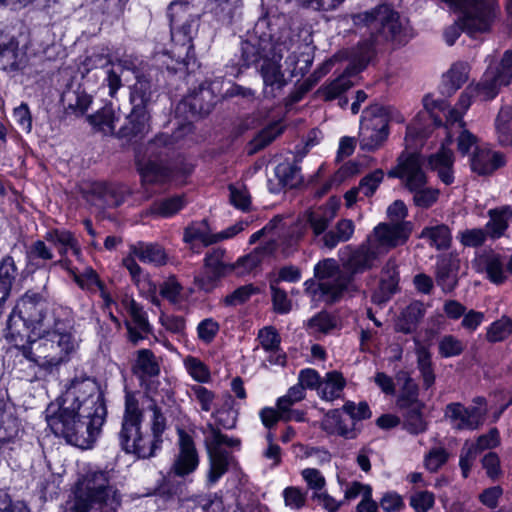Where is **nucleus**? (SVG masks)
Masks as SVG:
<instances>
[{
  "label": "nucleus",
  "instance_id": "obj_1",
  "mask_svg": "<svg viewBox=\"0 0 512 512\" xmlns=\"http://www.w3.org/2000/svg\"><path fill=\"white\" fill-rule=\"evenodd\" d=\"M57 410L48 407L46 421L56 436L81 449L96 442L105 422L104 395L90 377H75L60 397Z\"/></svg>",
  "mask_w": 512,
  "mask_h": 512
},
{
  "label": "nucleus",
  "instance_id": "obj_2",
  "mask_svg": "<svg viewBox=\"0 0 512 512\" xmlns=\"http://www.w3.org/2000/svg\"><path fill=\"white\" fill-rule=\"evenodd\" d=\"M351 20L360 40L351 47L349 58L358 72L372 63L378 54L401 42L404 28L400 15L388 4L354 13Z\"/></svg>",
  "mask_w": 512,
  "mask_h": 512
},
{
  "label": "nucleus",
  "instance_id": "obj_3",
  "mask_svg": "<svg viewBox=\"0 0 512 512\" xmlns=\"http://www.w3.org/2000/svg\"><path fill=\"white\" fill-rule=\"evenodd\" d=\"M273 28L269 25L267 18H260L254 27L252 34L241 42L240 65L248 68L259 66V73L262 77L266 98L277 97L287 85L282 72V53L274 45Z\"/></svg>",
  "mask_w": 512,
  "mask_h": 512
},
{
  "label": "nucleus",
  "instance_id": "obj_4",
  "mask_svg": "<svg viewBox=\"0 0 512 512\" xmlns=\"http://www.w3.org/2000/svg\"><path fill=\"white\" fill-rule=\"evenodd\" d=\"M148 409L152 411L150 433L142 431L143 411L132 392L125 394V409L119 432V443L126 453L148 459L156 454L163 443L162 435L166 429V418L154 400H150Z\"/></svg>",
  "mask_w": 512,
  "mask_h": 512
},
{
  "label": "nucleus",
  "instance_id": "obj_5",
  "mask_svg": "<svg viewBox=\"0 0 512 512\" xmlns=\"http://www.w3.org/2000/svg\"><path fill=\"white\" fill-rule=\"evenodd\" d=\"M410 236V224L399 223L389 226L385 223L378 224L373 233L358 247L346 246L341 252V261L346 271L344 274L351 276V283L355 274L362 273L374 267L378 257L389 249L404 244Z\"/></svg>",
  "mask_w": 512,
  "mask_h": 512
},
{
  "label": "nucleus",
  "instance_id": "obj_6",
  "mask_svg": "<svg viewBox=\"0 0 512 512\" xmlns=\"http://www.w3.org/2000/svg\"><path fill=\"white\" fill-rule=\"evenodd\" d=\"M43 292L28 290L16 303L7 321L6 338L16 342L30 338V333L42 334L52 327L63 325L51 312Z\"/></svg>",
  "mask_w": 512,
  "mask_h": 512
},
{
  "label": "nucleus",
  "instance_id": "obj_7",
  "mask_svg": "<svg viewBox=\"0 0 512 512\" xmlns=\"http://www.w3.org/2000/svg\"><path fill=\"white\" fill-rule=\"evenodd\" d=\"M110 480V471L88 469L75 485L68 512H116L121 505V495Z\"/></svg>",
  "mask_w": 512,
  "mask_h": 512
},
{
  "label": "nucleus",
  "instance_id": "obj_8",
  "mask_svg": "<svg viewBox=\"0 0 512 512\" xmlns=\"http://www.w3.org/2000/svg\"><path fill=\"white\" fill-rule=\"evenodd\" d=\"M177 129L171 134L159 133L146 145L143 155L136 154L137 170L143 184H160L172 177V171L164 164L174 145L184 136L193 132L189 122H178Z\"/></svg>",
  "mask_w": 512,
  "mask_h": 512
},
{
  "label": "nucleus",
  "instance_id": "obj_9",
  "mask_svg": "<svg viewBox=\"0 0 512 512\" xmlns=\"http://www.w3.org/2000/svg\"><path fill=\"white\" fill-rule=\"evenodd\" d=\"M203 0H174L167 10L172 41L178 49V57L184 65L194 58L192 43L200 26Z\"/></svg>",
  "mask_w": 512,
  "mask_h": 512
},
{
  "label": "nucleus",
  "instance_id": "obj_10",
  "mask_svg": "<svg viewBox=\"0 0 512 512\" xmlns=\"http://www.w3.org/2000/svg\"><path fill=\"white\" fill-rule=\"evenodd\" d=\"M337 211L338 205L329 200L321 206L306 210L303 215L305 226L312 233V241L320 248L332 250L339 243L349 241L354 234L355 225L350 219H341L329 229Z\"/></svg>",
  "mask_w": 512,
  "mask_h": 512
},
{
  "label": "nucleus",
  "instance_id": "obj_11",
  "mask_svg": "<svg viewBox=\"0 0 512 512\" xmlns=\"http://www.w3.org/2000/svg\"><path fill=\"white\" fill-rule=\"evenodd\" d=\"M314 276L316 281L309 279L304 283L305 291L328 304L337 302L351 285V276L344 274L332 258L318 262Z\"/></svg>",
  "mask_w": 512,
  "mask_h": 512
},
{
  "label": "nucleus",
  "instance_id": "obj_12",
  "mask_svg": "<svg viewBox=\"0 0 512 512\" xmlns=\"http://www.w3.org/2000/svg\"><path fill=\"white\" fill-rule=\"evenodd\" d=\"M38 340H28L29 349L26 353L32 354L45 367L49 373L64 361L74 349L71 334L62 331L60 326L52 327L47 332L37 334Z\"/></svg>",
  "mask_w": 512,
  "mask_h": 512
},
{
  "label": "nucleus",
  "instance_id": "obj_13",
  "mask_svg": "<svg viewBox=\"0 0 512 512\" xmlns=\"http://www.w3.org/2000/svg\"><path fill=\"white\" fill-rule=\"evenodd\" d=\"M274 45L277 46L282 57L287 53L285 59L286 69L291 77H303L310 69L314 59L315 47L311 40H301L300 35L290 28H282L277 31L273 29Z\"/></svg>",
  "mask_w": 512,
  "mask_h": 512
},
{
  "label": "nucleus",
  "instance_id": "obj_14",
  "mask_svg": "<svg viewBox=\"0 0 512 512\" xmlns=\"http://www.w3.org/2000/svg\"><path fill=\"white\" fill-rule=\"evenodd\" d=\"M391 109L390 106L373 104L363 111L358 136L361 150L375 151L387 140Z\"/></svg>",
  "mask_w": 512,
  "mask_h": 512
},
{
  "label": "nucleus",
  "instance_id": "obj_15",
  "mask_svg": "<svg viewBox=\"0 0 512 512\" xmlns=\"http://www.w3.org/2000/svg\"><path fill=\"white\" fill-rule=\"evenodd\" d=\"M220 81H205L198 89L185 96L176 106L175 115L189 122L197 117L208 115L221 96Z\"/></svg>",
  "mask_w": 512,
  "mask_h": 512
},
{
  "label": "nucleus",
  "instance_id": "obj_16",
  "mask_svg": "<svg viewBox=\"0 0 512 512\" xmlns=\"http://www.w3.org/2000/svg\"><path fill=\"white\" fill-rule=\"evenodd\" d=\"M88 70L98 69L100 76L103 77V83L109 88V95L114 97L122 86L121 76L125 71H130L137 79V73H143L131 58L119 59L116 63L112 62L108 56L95 54L86 59Z\"/></svg>",
  "mask_w": 512,
  "mask_h": 512
},
{
  "label": "nucleus",
  "instance_id": "obj_17",
  "mask_svg": "<svg viewBox=\"0 0 512 512\" xmlns=\"http://www.w3.org/2000/svg\"><path fill=\"white\" fill-rule=\"evenodd\" d=\"M86 199L98 207H117L124 203L128 189L120 184L94 182L86 190Z\"/></svg>",
  "mask_w": 512,
  "mask_h": 512
},
{
  "label": "nucleus",
  "instance_id": "obj_18",
  "mask_svg": "<svg viewBox=\"0 0 512 512\" xmlns=\"http://www.w3.org/2000/svg\"><path fill=\"white\" fill-rule=\"evenodd\" d=\"M135 80V83L129 87L131 107L150 111L151 106L158 98V85L147 73H137Z\"/></svg>",
  "mask_w": 512,
  "mask_h": 512
},
{
  "label": "nucleus",
  "instance_id": "obj_19",
  "mask_svg": "<svg viewBox=\"0 0 512 512\" xmlns=\"http://www.w3.org/2000/svg\"><path fill=\"white\" fill-rule=\"evenodd\" d=\"M122 304L131 317V321L126 322L129 340L136 345L151 332L152 327L148 322L147 315L143 310V307L133 298L125 296L122 299Z\"/></svg>",
  "mask_w": 512,
  "mask_h": 512
},
{
  "label": "nucleus",
  "instance_id": "obj_20",
  "mask_svg": "<svg viewBox=\"0 0 512 512\" xmlns=\"http://www.w3.org/2000/svg\"><path fill=\"white\" fill-rule=\"evenodd\" d=\"M178 436L180 451L173 464V471L177 476L184 477L196 470L199 458L193 438L184 430H179Z\"/></svg>",
  "mask_w": 512,
  "mask_h": 512
},
{
  "label": "nucleus",
  "instance_id": "obj_21",
  "mask_svg": "<svg viewBox=\"0 0 512 512\" xmlns=\"http://www.w3.org/2000/svg\"><path fill=\"white\" fill-rule=\"evenodd\" d=\"M17 342L18 340L15 342L17 362L14 369L20 379L33 382L50 374L36 357L26 353V350L29 349L27 345H18Z\"/></svg>",
  "mask_w": 512,
  "mask_h": 512
},
{
  "label": "nucleus",
  "instance_id": "obj_22",
  "mask_svg": "<svg viewBox=\"0 0 512 512\" xmlns=\"http://www.w3.org/2000/svg\"><path fill=\"white\" fill-rule=\"evenodd\" d=\"M26 63V52L19 47L15 38L0 39V71L15 73L23 70Z\"/></svg>",
  "mask_w": 512,
  "mask_h": 512
},
{
  "label": "nucleus",
  "instance_id": "obj_23",
  "mask_svg": "<svg viewBox=\"0 0 512 512\" xmlns=\"http://www.w3.org/2000/svg\"><path fill=\"white\" fill-rule=\"evenodd\" d=\"M453 142L452 136L448 133L445 141L442 143L441 148L428 157V166L431 170L437 171L440 180L450 185L454 181L453 176V163L454 156L451 149L447 146Z\"/></svg>",
  "mask_w": 512,
  "mask_h": 512
},
{
  "label": "nucleus",
  "instance_id": "obj_24",
  "mask_svg": "<svg viewBox=\"0 0 512 512\" xmlns=\"http://www.w3.org/2000/svg\"><path fill=\"white\" fill-rule=\"evenodd\" d=\"M484 412L478 407H464L461 403H450L446 406V415L458 421V430H476L484 422Z\"/></svg>",
  "mask_w": 512,
  "mask_h": 512
},
{
  "label": "nucleus",
  "instance_id": "obj_25",
  "mask_svg": "<svg viewBox=\"0 0 512 512\" xmlns=\"http://www.w3.org/2000/svg\"><path fill=\"white\" fill-rule=\"evenodd\" d=\"M150 111L131 107L130 113L126 116L123 124L116 132L118 138L131 140L143 136L149 131Z\"/></svg>",
  "mask_w": 512,
  "mask_h": 512
},
{
  "label": "nucleus",
  "instance_id": "obj_26",
  "mask_svg": "<svg viewBox=\"0 0 512 512\" xmlns=\"http://www.w3.org/2000/svg\"><path fill=\"white\" fill-rule=\"evenodd\" d=\"M505 164L504 155L487 147H476L470 158V166L478 175H490Z\"/></svg>",
  "mask_w": 512,
  "mask_h": 512
},
{
  "label": "nucleus",
  "instance_id": "obj_27",
  "mask_svg": "<svg viewBox=\"0 0 512 512\" xmlns=\"http://www.w3.org/2000/svg\"><path fill=\"white\" fill-rule=\"evenodd\" d=\"M459 260L453 256H445L437 263L436 283L445 293L452 292L458 284Z\"/></svg>",
  "mask_w": 512,
  "mask_h": 512
},
{
  "label": "nucleus",
  "instance_id": "obj_28",
  "mask_svg": "<svg viewBox=\"0 0 512 512\" xmlns=\"http://www.w3.org/2000/svg\"><path fill=\"white\" fill-rule=\"evenodd\" d=\"M409 192H414L427 184V176L422 168L420 156L415 153L406 156V172L403 181Z\"/></svg>",
  "mask_w": 512,
  "mask_h": 512
},
{
  "label": "nucleus",
  "instance_id": "obj_29",
  "mask_svg": "<svg viewBox=\"0 0 512 512\" xmlns=\"http://www.w3.org/2000/svg\"><path fill=\"white\" fill-rule=\"evenodd\" d=\"M133 374L144 385L146 380L159 375L160 367L154 353L149 349H140L132 367Z\"/></svg>",
  "mask_w": 512,
  "mask_h": 512
},
{
  "label": "nucleus",
  "instance_id": "obj_30",
  "mask_svg": "<svg viewBox=\"0 0 512 512\" xmlns=\"http://www.w3.org/2000/svg\"><path fill=\"white\" fill-rule=\"evenodd\" d=\"M130 250L131 254L143 263L155 266L166 264L167 255L159 244L139 241L132 245Z\"/></svg>",
  "mask_w": 512,
  "mask_h": 512
},
{
  "label": "nucleus",
  "instance_id": "obj_31",
  "mask_svg": "<svg viewBox=\"0 0 512 512\" xmlns=\"http://www.w3.org/2000/svg\"><path fill=\"white\" fill-rule=\"evenodd\" d=\"M425 315L424 304L420 301L410 303L396 322V330L404 334L413 333Z\"/></svg>",
  "mask_w": 512,
  "mask_h": 512
},
{
  "label": "nucleus",
  "instance_id": "obj_32",
  "mask_svg": "<svg viewBox=\"0 0 512 512\" xmlns=\"http://www.w3.org/2000/svg\"><path fill=\"white\" fill-rule=\"evenodd\" d=\"M468 80V65L458 62L452 65L444 75L440 92L443 96L450 97Z\"/></svg>",
  "mask_w": 512,
  "mask_h": 512
},
{
  "label": "nucleus",
  "instance_id": "obj_33",
  "mask_svg": "<svg viewBox=\"0 0 512 512\" xmlns=\"http://www.w3.org/2000/svg\"><path fill=\"white\" fill-rule=\"evenodd\" d=\"M63 105L76 114H84L91 102L92 97L80 85L77 87L69 86L61 95Z\"/></svg>",
  "mask_w": 512,
  "mask_h": 512
},
{
  "label": "nucleus",
  "instance_id": "obj_34",
  "mask_svg": "<svg viewBox=\"0 0 512 512\" xmlns=\"http://www.w3.org/2000/svg\"><path fill=\"white\" fill-rule=\"evenodd\" d=\"M205 447L210 463L207 482L209 485H213L227 472L229 453L224 449H215L210 446Z\"/></svg>",
  "mask_w": 512,
  "mask_h": 512
},
{
  "label": "nucleus",
  "instance_id": "obj_35",
  "mask_svg": "<svg viewBox=\"0 0 512 512\" xmlns=\"http://www.w3.org/2000/svg\"><path fill=\"white\" fill-rule=\"evenodd\" d=\"M502 75L495 69L487 70L481 81L473 88L478 96L483 100L493 99L499 91L501 86L510 84V82L502 81Z\"/></svg>",
  "mask_w": 512,
  "mask_h": 512
},
{
  "label": "nucleus",
  "instance_id": "obj_36",
  "mask_svg": "<svg viewBox=\"0 0 512 512\" xmlns=\"http://www.w3.org/2000/svg\"><path fill=\"white\" fill-rule=\"evenodd\" d=\"M420 238L426 239L429 245L437 250L448 249L452 240L451 231L445 224L425 227L421 231Z\"/></svg>",
  "mask_w": 512,
  "mask_h": 512
},
{
  "label": "nucleus",
  "instance_id": "obj_37",
  "mask_svg": "<svg viewBox=\"0 0 512 512\" xmlns=\"http://www.w3.org/2000/svg\"><path fill=\"white\" fill-rule=\"evenodd\" d=\"M387 275L382 277L379 287L372 295V302L377 305H383L397 292L399 277L395 270L387 271Z\"/></svg>",
  "mask_w": 512,
  "mask_h": 512
},
{
  "label": "nucleus",
  "instance_id": "obj_38",
  "mask_svg": "<svg viewBox=\"0 0 512 512\" xmlns=\"http://www.w3.org/2000/svg\"><path fill=\"white\" fill-rule=\"evenodd\" d=\"M399 379H404L402 392L397 399L399 409L424 407V404L418 399V387L412 378L406 372H402L399 375Z\"/></svg>",
  "mask_w": 512,
  "mask_h": 512
},
{
  "label": "nucleus",
  "instance_id": "obj_39",
  "mask_svg": "<svg viewBox=\"0 0 512 512\" xmlns=\"http://www.w3.org/2000/svg\"><path fill=\"white\" fill-rule=\"evenodd\" d=\"M186 205L184 196L176 195L155 201L150 207V213L161 217H171Z\"/></svg>",
  "mask_w": 512,
  "mask_h": 512
},
{
  "label": "nucleus",
  "instance_id": "obj_40",
  "mask_svg": "<svg viewBox=\"0 0 512 512\" xmlns=\"http://www.w3.org/2000/svg\"><path fill=\"white\" fill-rule=\"evenodd\" d=\"M45 239L57 246L62 255L66 254L68 249H71L75 255L80 254L77 240L73 234L67 230L55 229L49 231Z\"/></svg>",
  "mask_w": 512,
  "mask_h": 512
},
{
  "label": "nucleus",
  "instance_id": "obj_41",
  "mask_svg": "<svg viewBox=\"0 0 512 512\" xmlns=\"http://www.w3.org/2000/svg\"><path fill=\"white\" fill-rule=\"evenodd\" d=\"M195 240L201 241L204 246L216 243V233H212L206 219L185 229L184 241L192 243Z\"/></svg>",
  "mask_w": 512,
  "mask_h": 512
},
{
  "label": "nucleus",
  "instance_id": "obj_42",
  "mask_svg": "<svg viewBox=\"0 0 512 512\" xmlns=\"http://www.w3.org/2000/svg\"><path fill=\"white\" fill-rule=\"evenodd\" d=\"M490 221L487 227L491 230L492 237L499 238L508 227V221L512 218V207L503 206L498 209H491L488 212Z\"/></svg>",
  "mask_w": 512,
  "mask_h": 512
},
{
  "label": "nucleus",
  "instance_id": "obj_43",
  "mask_svg": "<svg viewBox=\"0 0 512 512\" xmlns=\"http://www.w3.org/2000/svg\"><path fill=\"white\" fill-rule=\"evenodd\" d=\"M344 385L345 380L342 374L338 371H331L326 374L324 380H321L318 390L321 393L322 398L326 400H333L339 397Z\"/></svg>",
  "mask_w": 512,
  "mask_h": 512
},
{
  "label": "nucleus",
  "instance_id": "obj_44",
  "mask_svg": "<svg viewBox=\"0 0 512 512\" xmlns=\"http://www.w3.org/2000/svg\"><path fill=\"white\" fill-rule=\"evenodd\" d=\"M496 131L501 145H512V106L503 107L496 119Z\"/></svg>",
  "mask_w": 512,
  "mask_h": 512
},
{
  "label": "nucleus",
  "instance_id": "obj_45",
  "mask_svg": "<svg viewBox=\"0 0 512 512\" xmlns=\"http://www.w3.org/2000/svg\"><path fill=\"white\" fill-rule=\"evenodd\" d=\"M202 433L205 436V446H210L215 449H222V445L229 447L240 446V440L237 438H230L225 434H222L219 428H216L213 424L208 423L206 427L202 428Z\"/></svg>",
  "mask_w": 512,
  "mask_h": 512
},
{
  "label": "nucleus",
  "instance_id": "obj_46",
  "mask_svg": "<svg viewBox=\"0 0 512 512\" xmlns=\"http://www.w3.org/2000/svg\"><path fill=\"white\" fill-rule=\"evenodd\" d=\"M275 175L283 187L294 188L301 182L300 168L289 162L277 165Z\"/></svg>",
  "mask_w": 512,
  "mask_h": 512
},
{
  "label": "nucleus",
  "instance_id": "obj_47",
  "mask_svg": "<svg viewBox=\"0 0 512 512\" xmlns=\"http://www.w3.org/2000/svg\"><path fill=\"white\" fill-rule=\"evenodd\" d=\"M90 123L105 135L116 134L115 116L111 107H104L89 117Z\"/></svg>",
  "mask_w": 512,
  "mask_h": 512
},
{
  "label": "nucleus",
  "instance_id": "obj_48",
  "mask_svg": "<svg viewBox=\"0 0 512 512\" xmlns=\"http://www.w3.org/2000/svg\"><path fill=\"white\" fill-rule=\"evenodd\" d=\"M424 407H409L401 409L404 417V427L411 434H419L426 430V422L423 419Z\"/></svg>",
  "mask_w": 512,
  "mask_h": 512
},
{
  "label": "nucleus",
  "instance_id": "obj_49",
  "mask_svg": "<svg viewBox=\"0 0 512 512\" xmlns=\"http://www.w3.org/2000/svg\"><path fill=\"white\" fill-rule=\"evenodd\" d=\"M474 93L475 91L471 86L467 87L465 91L462 92L457 103V108L452 109L449 112L447 123L450 126L462 128V114L469 108L471 104V97Z\"/></svg>",
  "mask_w": 512,
  "mask_h": 512
},
{
  "label": "nucleus",
  "instance_id": "obj_50",
  "mask_svg": "<svg viewBox=\"0 0 512 512\" xmlns=\"http://www.w3.org/2000/svg\"><path fill=\"white\" fill-rule=\"evenodd\" d=\"M512 335V319L503 316L501 319L493 322L486 334V338L489 342L496 343L507 339Z\"/></svg>",
  "mask_w": 512,
  "mask_h": 512
},
{
  "label": "nucleus",
  "instance_id": "obj_51",
  "mask_svg": "<svg viewBox=\"0 0 512 512\" xmlns=\"http://www.w3.org/2000/svg\"><path fill=\"white\" fill-rule=\"evenodd\" d=\"M505 263L502 257L497 254L487 255L485 259V268L489 280L495 284H501L505 281L504 271Z\"/></svg>",
  "mask_w": 512,
  "mask_h": 512
},
{
  "label": "nucleus",
  "instance_id": "obj_52",
  "mask_svg": "<svg viewBox=\"0 0 512 512\" xmlns=\"http://www.w3.org/2000/svg\"><path fill=\"white\" fill-rule=\"evenodd\" d=\"M439 354L444 358L456 357L463 353L465 344L454 335H444L438 343Z\"/></svg>",
  "mask_w": 512,
  "mask_h": 512
},
{
  "label": "nucleus",
  "instance_id": "obj_53",
  "mask_svg": "<svg viewBox=\"0 0 512 512\" xmlns=\"http://www.w3.org/2000/svg\"><path fill=\"white\" fill-rule=\"evenodd\" d=\"M73 278L82 289L95 290V288L98 287L103 291V284L99 280L96 272L90 267L85 268V270L80 274L73 272ZM102 294H104V292H102ZM103 297L106 302L110 301L105 295H103Z\"/></svg>",
  "mask_w": 512,
  "mask_h": 512
},
{
  "label": "nucleus",
  "instance_id": "obj_54",
  "mask_svg": "<svg viewBox=\"0 0 512 512\" xmlns=\"http://www.w3.org/2000/svg\"><path fill=\"white\" fill-rule=\"evenodd\" d=\"M270 290L274 310L279 314H287L292 308L291 300L287 293L279 288L277 281H270Z\"/></svg>",
  "mask_w": 512,
  "mask_h": 512
},
{
  "label": "nucleus",
  "instance_id": "obj_55",
  "mask_svg": "<svg viewBox=\"0 0 512 512\" xmlns=\"http://www.w3.org/2000/svg\"><path fill=\"white\" fill-rule=\"evenodd\" d=\"M352 86V82L346 75H340L327 86L321 88L325 100H333Z\"/></svg>",
  "mask_w": 512,
  "mask_h": 512
},
{
  "label": "nucleus",
  "instance_id": "obj_56",
  "mask_svg": "<svg viewBox=\"0 0 512 512\" xmlns=\"http://www.w3.org/2000/svg\"><path fill=\"white\" fill-rule=\"evenodd\" d=\"M258 288L253 284H247L238 287L232 293L228 294L223 302L226 306H237L245 303L250 297L258 293Z\"/></svg>",
  "mask_w": 512,
  "mask_h": 512
},
{
  "label": "nucleus",
  "instance_id": "obj_57",
  "mask_svg": "<svg viewBox=\"0 0 512 512\" xmlns=\"http://www.w3.org/2000/svg\"><path fill=\"white\" fill-rule=\"evenodd\" d=\"M418 369L420 371L423 387L429 389L435 382V374L432 368V362L430 354L426 351H422L418 354Z\"/></svg>",
  "mask_w": 512,
  "mask_h": 512
},
{
  "label": "nucleus",
  "instance_id": "obj_58",
  "mask_svg": "<svg viewBox=\"0 0 512 512\" xmlns=\"http://www.w3.org/2000/svg\"><path fill=\"white\" fill-rule=\"evenodd\" d=\"M257 339L265 352L279 348L281 344V337L273 326L260 329Z\"/></svg>",
  "mask_w": 512,
  "mask_h": 512
},
{
  "label": "nucleus",
  "instance_id": "obj_59",
  "mask_svg": "<svg viewBox=\"0 0 512 512\" xmlns=\"http://www.w3.org/2000/svg\"><path fill=\"white\" fill-rule=\"evenodd\" d=\"M188 373L198 382L205 383L210 379L207 366L198 358L188 356L184 361Z\"/></svg>",
  "mask_w": 512,
  "mask_h": 512
},
{
  "label": "nucleus",
  "instance_id": "obj_60",
  "mask_svg": "<svg viewBox=\"0 0 512 512\" xmlns=\"http://www.w3.org/2000/svg\"><path fill=\"white\" fill-rule=\"evenodd\" d=\"M280 133L276 127H267L260 131L250 142V154H254L269 145Z\"/></svg>",
  "mask_w": 512,
  "mask_h": 512
},
{
  "label": "nucleus",
  "instance_id": "obj_61",
  "mask_svg": "<svg viewBox=\"0 0 512 512\" xmlns=\"http://www.w3.org/2000/svg\"><path fill=\"white\" fill-rule=\"evenodd\" d=\"M413 193V202L414 204L422 209L430 208L437 200L439 196V190L430 188V187H422Z\"/></svg>",
  "mask_w": 512,
  "mask_h": 512
},
{
  "label": "nucleus",
  "instance_id": "obj_62",
  "mask_svg": "<svg viewBox=\"0 0 512 512\" xmlns=\"http://www.w3.org/2000/svg\"><path fill=\"white\" fill-rule=\"evenodd\" d=\"M383 178H384L383 170L376 169L361 179V181L358 185V189L361 190V192L364 194V196L370 197L375 193L379 184L382 182Z\"/></svg>",
  "mask_w": 512,
  "mask_h": 512
},
{
  "label": "nucleus",
  "instance_id": "obj_63",
  "mask_svg": "<svg viewBox=\"0 0 512 512\" xmlns=\"http://www.w3.org/2000/svg\"><path fill=\"white\" fill-rule=\"evenodd\" d=\"M231 204L243 211L247 210L251 204L250 195L246 187L242 184L229 185Z\"/></svg>",
  "mask_w": 512,
  "mask_h": 512
},
{
  "label": "nucleus",
  "instance_id": "obj_64",
  "mask_svg": "<svg viewBox=\"0 0 512 512\" xmlns=\"http://www.w3.org/2000/svg\"><path fill=\"white\" fill-rule=\"evenodd\" d=\"M224 254V250L219 248L213 249L211 252L207 253L204 259V269L224 276L228 268L223 261Z\"/></svg>",
  "mask_w": 512,
  "mask_h": 512
}]
</instances>
